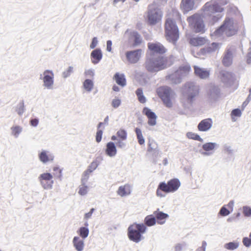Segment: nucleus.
<instances>
[{
	"label": "nucleus",
	"instance_id": "0eeeda50",
	"mask_svg": "<svg viewBox=\"0 0 251 251\" xmlns=\"http://www.w3.org/2000/svg\"><path fill=\"white\" fill-rule=\"evenodd\" d=\"M156 93L167 107L170 108L173 106L172 99L175 93L168 86L159 87Z\"/></svg>",
	"mask_w": 251,
	"mask_h": 251
},
{
	"label": "nucleus",
	"instance_id": "49530a36",
	"mask_svg": "<svg viewBox=\"0 0 251 251\" xmlns=\"http://www.w3.org/2000/svg\"><path fill=\"white\" fill-rule=\"evenodd\" d=\"M243 213L245 217H251V207L249 206H244L242 207Z\"/></svg>",
	"mask_w": 251,
	"mask_h": 251
},
{
	"label": "nucleus",
	"instance_id": "dca6fc26",
	"mask_svg": "<svg viewBox=\"0 0 251 251\" xmlns=\"http://www.w3.org/2000/svg\"><path fill=\"white\" fill-rule=\"evenodd\" d=\"M142 50L141 49H138L131 51H127L126 53V56L127 61L132 64L137 63L140 59Z\"/></svg>",
	"mask_w": 251,
	"mask_h": 251
},
{
	"label": "nucleus",
	"instance_id": "ea45409f",
	"mask_svg": "<svg viewBox=\"0 0 251 251\" xmlns=\"http://www.w3.org/2000/svg\"><path fill=\"white\" fill-rule=\"evenodd\" d=\"M136 94L138 97L139 101L144 103L146 102V99L143 94V90L141 88H138L136 91Z\"/></svg>",
	"mask_w": 251,
	"mask_h": 251
},
{
	"label": "nucleus",
	"instance_id": "79ce46f5",
	"mask_svg": "<svg viewBox=\"0 0 251 251\" xmlns=\"http://www.w3.org/2000/svg\"><path fill=\"white\" fill-rule=\"evenodd\" d=\"M187 137L189 139H194L200 142H203V139L200 137V136L195 133L188 132L187 133Z\"/></svg>",
	"mask_w": 251,
	"mask_h": 251
},
{
	"label": "nucleus",
	"instance_id": "a211bd4d",
	"mask_svg": "<svg viewBox=\"0 0 251 251\" xmlns=\"http://www.w3.org/2000/svg\"><path fill=\"white\" fill-rule=\"evenodd\" d=\"M148 47L152 54L155 53L163 54L166 52L167 50L163 45L158 42L149 43L148 44Z\"/></svg>",
	"mask_w": 251,
	"mask_h": 251
},
{
	"label": "nucleus",
	"instance_id": "423d86ee",
	"mask_svg": "<svg viewBox=\"0 0 251 251\" xmlns=\"http://www.w3.org/2000/svg\"><path fill=\"white\" fill-rule=\"evenodd\" d=\"M146 228L143 224H134L130 226L128 228L129 239L135 243H139L142 240V234L146 232Z\"/></svg>",
	"mask_w": 251,
	"mask_h": 251
},
{
	"label": "nucleus",
	"instance_id": "9d476101",
	"mask_svg": "<svg viewBox=\"0 0 251 251\" xmlns=\"http://www.w3.org/2000/svg\"><path fill=\"white\" fill-rule=\"evenodd\" d=\"M189 26L196 32H204L205 26L200 15L196 14L187 18Z\"/></svg>",
	"mask_w": 251,
	"mask_h": 251
},
{
	"label": "nucleus",
	"instance_id": "6ab92c4d",
	"mask_svg": "<svg viewBox=\"0 0 251 251\" xmlns=\"http://www.w3.org/2000/svg\"><path fill=\"white\" fill-rule=\"evenodd\" d=\"M218 76L221 81L227 85H230L234 80V75L231 73L226 71H221Z\"/></svg>",
	"mask_w": 251,
	"mask_h": 251
},
{
	"label": "nucleus",
	"instance_id": "338daca9",
	"mask_svg": "<svg viewBox=\"0 0 251 251\" xmlns=\"http://www.w3.org/2000/svg\"><path fill=\"white\" fill-rule=\"evenodd\" d=\"M30 125L32 126L36 127L37 126V125L38 124L39 121H38V119L35 118V119L31 120L30 121Z\"/></svg>",
	"mask_w": 251,
	"mask_h": 251
},
{
	"label": "nucleus",
	"instance_id": "5701e85b",
	"mask_svg": "<svg viewBox=\"0 0 251 251\" xmlns=\"http://www.w3.org/2000/svg\"><path fill=\"white\" fill-rule=\"evenodd\" d=\"M39 160L44 164H46L48 162H52L54 159V156L49 151L42 150L38 154Z\"/></svg>",
	"mask_w": 251,
	"mask_h": 251
},
{
	"label": "nucleus",
	"instance_id": "bf43d9fd",
	"mask_svg": "<svg viewBox=\"0 0 251 251\" xmlns=\"http://www.w3.org/2000/svg\"><path fill=\"white\" fill-rule=\"evenodd\" d=\"M102 131L101 130H98L97 132L96 140L98 143H99L102 138Z\"/></svg>",
	"mask_w": 251,
	"mask_h": 251
},
{
	"label": "nucleus",
	"instance_id": "774afa93",
	"mask_svg": "<svg viewBox=\"0 0 251 251\" xmlns=\"http://www.w3.org/2000/svg\"><path fill=\"white\" fill-rule=\"evenodd\" d=\"M138 75H140V76L143 77V81L142 82V83H145L146 82H147V75L145 73H140Z\"/></svg>",
	"mask_w": 251,
	"mask_h": 251
},
{
	"label": "nucleus",
	"instance_id": "9b49d317",
	"mask_svg": "<svg viewBox=\"0 0 251 251\" xmlns=\"http://www.w3.org/2000/svg\"><path fill=\"white\" fill-rule=\"evenodd\" d=\"M180 182L177 178H174L168 181L167 183L161 182L159 183V188L166 193H174L180 187Z\"/></svg>",
	"mask_w": 251,
	"mask_h": 251
},
{
	"label": "nucleus",
	"instance_id": "aec40b11",
	"mask_svg": "<svg viewBox=\"0 0 251 251\" xmlns=\"http://www.w3.org/2000/svg\"><path fill=\"white\" fill-rule=\"evenodd\" d=\"M143 113L146 115L149 119L148 124L151 126H154L156 124L157 116L155 113L150 109L145 107L143 110Z\"/></svg>",
	"mask_w": 251,
	"mask_h": 251
},
{
	"label": "nucleus",
	"instance_id": "de8ad7c7",
	"mask_svg": "<svg viewBox=\"0 0 251 251\" xmlns=\"http://www.w3.org/2000/svg\"><path fill=\"white\" fill-rule=\"evenodd\" d=\"M187 246L186 242H182L181 243H177L175 246V251H182Z\"/></svg>",
	"mask_w": 251,
	"mask_h": 251
},
{
	"label": "nucleus",
	"instance_id": "412c9836",
	"mask_svg": "<svg viewBox=\"0 0 251 251\" xmlns=\"http://www.w3.org/2000/svg\"><path fill=\"white\" fill-rule=\"evenodd\" d=\"M132 190V186L129 184L126 183L119 187L117 191V194L121 197H126L131 194Z\"/></svg>",
	"mask_w": 251,
	"mask_h": 251
},
{
	"label": "nucleus",
	"instance_id": "20e7f679",
	"mask_svg": "<svg viewBox=\"0 0 251 251\" xmlns=\"http://www.w3.org/2000/svg\"><path fill=\"white\" fill-rule=\"evenodd\" d=\"M182 93L184 104H191L199 94V86L194 82H188L183 86Z\"/></svg>",
	"mask_w": 251,
	"mask_h": 251
},
{
	"label": "nucleus",
	"instance_id": "f8f14e48",
	"mask_svg": "<svg viewBox=\"0 0 251 251\" xmlns=\"http://www.w3.org/2000/svg\"><path fill=\"white\" fill-rule=\"evenodd\" d=\"M39 78L43 80V86L45 88L49 90L53 89L54 74L52 71L45 70L43 74H40Z\"/></svg>",
	"mask_w": 251,
	"mask_h": 251
},
{
	"label": "nucleus",
	"instance_id": "b1692460",
	"mask_svg": "<svg viewBox=\"0 0 251 251\" xmlns=\"http://www.w3.org/2000/svg\"><path fill=\"white\" fill-rule=\"evenodd\" d=\"M125 35H128L129 39L134 41V46H135L141 43L142 38L140 35L136 31L127 30L125 32Z\"/></svg>",
	"mask_w": 251,
	"mask_h": 251
},
{
	"label": "nucleus",
	"instance_id": "4c0bfd02",
	"mask_svg": "<svg viewBox=\"0 0 251 251\" xmlns=\"http://www.w3.org/2000/svg\"><path fill=\"white\" fill-rule=\"evenodd\" d=\"M77 232L79 234V236L82 239H84L88 237L89 230L86 227H80Z\"/></svg>",
	"mask_w": 251,
	"mask_h": 251
},
{
	"label": "nucleus",
	"instance_id": "a18cd8bd",
	"mask_svg": "<svg viewBox=\"0 0 251 251\" xmlns=\"http://www.w3.org/2000/svg\"><path fill=\"white\" fill-rule=\"evenodd\" d=\"M117 135L122 140H125L126 139L127 133L125 130L121 129L117 131Z\"/></svg>",
	"mask_w": 251,
	"mask_h": 251
},
{
	"label": "nucleus",
	"instance_id": "ddd939ff",
	"mask_svg": "<svg viewBox=\"0 0 251 251\" xmlns=\"http://www.w3.org/2000/svg\"><path fill=\"white\" fill-rule=\"evenodd\" d=\"M52 175L49 173L41 174L38 177V180L44 189H51L52 188L53 181L52 179Z\"/></svg>",
	"mask_w": 251,
	"mask_h": 251
},
{
	"label": "nucleus",
	"instance_id": "f257e3e1",
	"mask_svg": "<svg viewBox=\"0 0 251 251\" xmlns=\"http://www.w3.org/2000/svg\"><path fill=\"white\" fill-rule=\"evenodd\" d=\"M167 57L162 55L152 56L148 57L144 64L149 72L154 73L165 69L172 65Z\"/></svg>",
	"mask_w": 251,
	"mask_h": 251
},
{
	"label": "nucleus",
	"instance_id": "a19ab883",
	"mask_svg": "<svg viewBox=\"0 0 251 251\" xmlns=\"http://www.w3.org/2000/svg\"><path fill=\"white\" fill-rule=\"evenodd\" d=\"M88 187L86 185V183H81L79 187L78 193L81 196H84L88 193Z\"/></svg>",
	"mask_w": 251,
	"mask_h": 251
},
{
	"label": "nucleus",
	"instance_id": "4468645a",
	"mask_svg": "<svg viewBox=\"0 0 251 251\" xmlns=\"http://www.w3.org/2000/svg\"><path fill=\"white\" fill-rule=\"evenodd\" d=\"M219 147V145L215 142H207L202 145L204 151H200L203 156H210L212 155L215 150Z\"/></svg>",
	"mask_w": 251,
	"mask_h": 251
},
{
	"label": "nucleus",
	"instance_id": "1a4fd4ad",
	"mask_svg": "<svg viewBox=\"0 0 251 251\" xmlns=\"http://www.w3.org/2000/svg\"><path fill=\"white\" fill-rule=\"evenodd\" d=\"M190 69V66L188 65L181 67L174 73L167 76L166 79L173 84L180 83L182 78L189 73Z\"/></svg>",
	"mask_w": 251,
	"mask_h": 251
},
{
	"label": "nucleus",
	"instance_id": "cd10ccee",
	"mask_svg": "<svg viewBox=\"0 0 251 251\" xmlns=\"http://www.w3.org/2000/svg\"><path fill=\"white\" fill-rule=\"evenodd\" d=\"M207 42V40L204 37H196L190 39V44L195 47L201 46Z\"/></svg>",
	"mask_w": 251,
	"mask_h": 251
},
{
	"label": "nucleus",
	"instance_id": "6e6552de",
	"mask_svg": "<svg viewBox=\"0 0 251 251\" xmlns=\"http://www.w3.org/2000/svg\"><path fill=\"white\" fill-rule=\"evenodd\" d=\"M161 17L162 12L155 3L149 5L147 18L150 25H154L161 20Z\"/></svg>",
	"mask_w": 251,
	"mask_h": 251
},
{
	"label": "nucleus",
	"instance_id": "5fc2aeb1",
	"mask_svg": "<svg viewBox=\"0 0 251 251\" xmlns=\"http://www.w3.org/2000/svg\"><path fill=\"white\" fill-rule=\"evenodd\" d=\"M85 75L88 77H93L95 75V71L93 69H88L85 71Z\"/></svg>",
	"mask_w": 251,
	"mask_h": 251
},
{
	"label": "nucleus",
	"instance_id": "2f4dec72",
	"mask_svg": "<svg viewBox=\"0 0 251 251\" xmlns=\"http://www.w3.org/2000/svg\"><path fill=\"white\" fill-rule=\"evenodd\" d=\"M11 134L15 138H17L23 131V127L20 126H13L11 128Z\"/></svg>",
	"mask_w": 251,
	"mask_h": 251
},
{
	"label": "nucleus",
	"instance_id": "f704fd0d",
	"mask_svg": "<svg viewBox=\"0 0 251 251\" xmlns=\"http://www.w3.org/2000/svg\"><path fill=\"white\" fill-rule=\"evenodd\" d=\"M25 111L23 100L19 102L15 107V111L18 115L22 116Z\"/></svg>",
	"mask_w": 251,
	"mask_h": 251
},
{
	"label": "nucleus",
	"instance_id": "3c124183",
	"mask_svg": "<svg viewBox=\"0 0 251 251\" xmlns=\"http://www.w3.org/2000/svg\"><path fill=\"white\" fill-rule=\"evenodd\" d=\"M232 116L240 117L241 116V111L239 109H233L231 113ZM232 121H235V119L234 117H232Z\"/></svg>",
	"mask_w": 251,
	"mask_h": 251
},
{
	"label": "nucleus",
	"instance_id": "4be33fe9",
	"mask_svg": "<svg viewBox=\"0 0 251 251\" xmlns=\"http://www.w3.org/2000/svg\"><path fill=\"white\" fill-rule=\"evenodd\" d=\"M213 122L211 119L202 120L198 124V128L201 131H207L212 127Z\"/></svg>",
	"mask_w": 251,
	"mask_h": 251
},
{
	"label": "nucleus",
	"instance_id": "09e8293b",
	"mask_svg": "<svg viewBox=\"0 0 251 251\" xmlns=\"http://www.w3.org/2000/svg\"><path fill=\"white\" fill-rule=\"evenodd\" d=\"M73 72V67L70 66L66 71H65L62 73V77L66 78L70 76L71 74Z\"/></svg>",
	"mask_w": 251,
	"mask_h": 251
},
{
	"label": "nucleus",
	"instance_id": "680f3d73",
	"mask_svg": "<svg viewBox=\"0 0 251 251\" xmlns=\"http://www.w3.org/2000/svg\"><path fill=\"white\" fill-rule=\"evenodd\" d=\"M162 192H164L162 189L159 188V184L158 185L157 189L156 190V195L160 198L165 197V195Z\"/></svg>",
	"mask_w": 251,
	"mask_h": 251
},
{
	"label": "nucleus",
	"instance_id": "58836bf2",
	"mask_svg": "<svg viewBox=\"0 0 251 251\" xmlns=\"http://www.w3.org/2000/svg\"><path fill=\"white\" fill-rule=\"evenodd\" d=\"M221 46V44L220 43H213L206 48V51L208 53H211L215 51L219 50Z\"/></svg>",
	"mask_w": 251,
	"mask_h": 251
},
{
	"label": "nucleus",
	"instance_id": "72a5a7b5",
	"mask_svg": "<svg viewBox=\"0 0 251 251\" xmlns=\"http://www.w3.org/2000/svg\"><path fill=\"white\" fill-rule=\"evenodd\" d=\"M83 87L87 92H90L93 89L94 82L90 79H86L83 83Z\"/></svg>",
	"mask_w": 251,
	"mask_h": 251
},
{
	"label": "nucleus",
	"instance_id": "c756f323",
	"mask_svg": "<svg viewBox=\"0 0 251 251\" xmlns=\"http://www.w3.org/2000/svg\"><path fill=\"white\" fill-rule=\"evenodd\" d=\"M91 56L93 58L92 62L93 64H96L98 63L101 59L102 56V52L100 49H97L93 50L91 53Z\"/></svg>",
	"mask_w": 251,
	"mask_h": 251
},
{
	"label": "nucleus",
	"instance_id": "393cba45",
	"mask_svg": "<svg viewBox=\"0 0 251 251\" xmlns=\"http://www.w3.org/2000/svg\"><path fill=\"white\" fill-rule=\"evenodd\" d=\"M153 215L156 218V221L157 220V223L160 225L164 224L166 222V220L169 217L168 214L159 211V209L154 211Z\"/></svg>",
	"mask_w": 251,
	"mask_h": 251
},
{
	"label": "nucleus",
	"instance_id": "a878e982",
	"mask_svg": "<svg viewBox=\"0 0 251 251\" xmlns=\"http://www.w3.org/2000/svg\"><path fill=\"white\" fill-rule=\"evenodd\" d=\"M72 243L76 251H83L84 248V242L79 236H75Z\"/></svg>",
	"mask_w": 251,
	"mask_h": 251
},
{
	"label": "nucleus",
	"instance_id": "37998d69",
	"mask_svg": "<svg viewBox=\"0 0 251 251\" xmlns=\"http://www.w3.org/2000/svg\"><path fill=\"white\" fill-rule=\"evenodd\" d=\"M239 246L238 243L237 242H229L226 244L224 245L225 248L230 250H234L236 249Z\"/></svg>",
	"mask_w": 251,
	"mask_h": 251
},
{
	"label": "nucleus",
	"instance_id": "6e6d98bb",
	"mask_svg": "<svg viewBox=\"0 0 251 251\" xmlns=\"http://www.w3.org/2000/svg\"><path fill=\"white\" fill-rule=\"evenodd\" d=\"M53 171L55 172L54 175L57 177L61 176L62 170L57 167H55L53 168Z\"/></svg>",
	"mask_w": 251,
	"mask_h": 251
},
{
	"label": "nucleus",
	"instance_id": "39448f33",
	"mask_svg": "<svg viewBox=\"0 0 251 251\" xmlns=\"http://www.w3.org/2000/svg\"><path fill=\"white\" fill-rule=\"evenodd\" d=\"M166 38L170 42L175 43L178 39V29L174 19L168 18L165 23Z\"/></svg>",
	"mask_w": 251,
	"mask_h": 251
},
{
	"label": "nucleus",
	"instance_id": "e433bc0d",
	"mask_svg": "<svg viewBox=\"0 0 251 251\" xmlns=\"http://www.w3.org/2000/svg\"><path fill=\"white\" fill-rule=\"evenodd\" d=\"M135 132L136 134L138 142L140 145H144L145 143V139L143 136L141 130L136 127L135 129Z\"/></svg>",
	"mask_w": 251,
	"mask_h": 251
},
{
	"label": "nucleus",
	"instance_id": "69168bd1",
	"mask_svg": "<svg viewBox=\"0 0 251 251\" xmlns=\"http://www.w3.org/2000/svg\"><path fill=\"white\" fill-rule=\"evenodd\" d=\"M123 140L121 139L118 140L117 142L116 143L117 146L118 147L120 148H124L126 146V144L125 142H123Z\"/></svg>",
	"mask_w": 251,
	"mask_h": 251
},
{
	"label": "nucleus",
	"instance_id": "c85d7f7f",
	"mask_svg": "<svg viewBox=\"0 0 251 251\" xmlns=\"http://www.w3.org/2000/svg\"><path fill=\"white\" fill-rule=\"evenodd\" d=\"M106 154L109 157H114L117 153V149L115 144L112 142H108L105 150Z\"/></svg>",
	"mask_w": 251,
	"mask_h": 251
},
{
	"label": "nucleus",
	"instance_id": "4d7b16f0",
	"mask_svg": "<svg viewBox=\"0 0 251 251\" xmlns=\"http://www.w3.org/2000/svg\"><path fill=\"white\" fill-rule=\"evenodd\" d=\"M243 243L247 247L251 246V239L248 237H244L243 239Z\"/></svg>",
	"mask_w": 251,
	"mask_h": 251
},
{
	"label": "nucleus",
	"instance_id": "2eb2a0df",
	"mask_svg": "<svg viewBox=\"0 0 251 251\" xmlns=\"http://www.w3.org/2000/svg\"><path fill=\"white\" fill-rule=\"evenodd\" d=\"M235 53V50L233 48L227 49L226 50L222 59V63L225 66L228 67L231 65Z\"/></svg>",
	"mask_w": 251,
	"mask_h": 251
},
{
	"label": "nucleus",
	"instance_id": "473e14b6",
	"mask_svg": "<svg viewBox=\"0 0 251 251\" xmlns=\"http://www.w3.org/2000/svg\"><path fill=\"white\" fill-rule=\"evenodd\" d=\"M114 78L116 83L119 85L122 86H124L126 85V79L124 75L119 74L117 73L115 75Z\"/></svg>",
	"mask_w": 251,
	"mask_h": 251
},
{
	"label": "nucleus",
	"instance_id": "052dcab7",
	"mask_svg": "<svg viewBox=\"0 0 251 251\" xmlns=\"http://www.w3.org/2000/svg\"><path fill=\"white\" fill-rule=\"evenodd\" d=\"M98 41L97 37H94L92 39V43L90 44V48L91 49H94L97 45Z\"/></svg>",
	"mask_w": 251,
	"mask_h": 251
},
{
	"label": "nucleus",
	"instance_id": "7c9ffc66",
	"mask_svg": "<svg viewBox=\"0 0 251 251\" xmlns=\"http://www.w3.org/2000/svg\"><path fill=\"white\" fill-rule=\"evenodd\" d=\"M181 6L185 12L189 11L194 7V0H182Z\"/></svg>",
	"mask_w": 251,
	"mask_h": 251
},
{
	"label": "nucleus",
	"instance_id": "c03bdc74",
	"mask_svg": "<svg viewBox=\"0 0 251 251\" xmlns=\"http://www.w3.org/2000/svg\"><path fill=\"white\" fill-rule=\"evenodd\" d=\"M91 173L90 171L87 170L83 173L81 179L82 184L86 183Z\"/></svg>",
	"mask_w": 251,
	"mask_h": 251
},
{
	"label": "nucleus",
	"instance_id": "7ed1b4c3",
	"mask_svg": "<svg viewBox=\"0 0 251 251\" xmlns=\"http://www.w3.org/2000/svg\"><path fill=\"white\" fill-rule=\"evenodd\" d=\"M237 30V25L232 18H226L223 25L216 30L212 34V36L219 37L223 35L231 36L236 34Z\"/></svg>",
	"mask_w": 251,
	"mask_h": 251
},
{
	"label": "nucleus",
	"instance_id": "bb28decb",
	"mask_svg": "<svg viewBox=\"0 0 251 251\" xmlns=\"http://www.w3.org/2000/svg\"><path fill=\"white\" fill-rule=\"evenodd\" d=\"M194 70L196 75L201 79H206L209 75V71L205 69L201 68L198 66H194Z\"/></svg>",
	"mask_w": 251,
	"mask_h": 251
},
{
	"label": "nucleus",
	"instance_id": "e2e57ef3",
	"mask_svg": "<svg viewBox=\"0 0 251 251\" xmlns=\"http://www.w3.org/2000/svg\"><path fill=\"white\" fill-rule=\"evenodd\" d=\"M224 150L229 154L232 152L231 147L228 144H225L224 146Z\"/></svg>",
	"mask_w": 251,
	"mask_h": 251
},
{
	"label": "nucleus",
	"instance_id": "8fccbe9b",
	"mask_svg": "<svg viewBox=\"0 0 251 251\" xmlns=\"http://www.w3.org/2000/svg\"><path fill=\"white\" fill-rule=\"evenodd\" d=\"M121 104L120 99L118 98H115L111 102V105L114 108H117Z\"/></svg>",
	"mask_w": 251,
	"mask_h": 251
},
{
	"label": "nucleus",
	"instance_id": "0e129e2a",
	"mask_svg": "<svg viewBox=\"0 0 251 251\" xmlns=\"http://www.w3.org/2000/svg\"><path fill=\"white\" fill-rule=\"evenodd\" d=\"M112 41L111 40H108L106 42V50L109 52L112 51Z\"/></svg>",
	"mask_w": 251,
	"mask_h": 251
},
{
	"label": "nucleus",
	"instance_id": "864d4df0",
	"mask_svg": "<svg viewBox=\"0 0 251 251\" xmlns=\"http://www.w3.org/2000/svg\"><path fill=\"white\" fill-rule=\"evenodd\" d=\"M98 164L97 162L93 161L91 164L89 166L88 168L87 169V170L90 171L91 173L93 172L96 168L98 167Z\"/></svg>",
	"mask_w": 251,
	"mask_h": 251
},
{
	"label": "nucleus",
	"instance_id": "f03ea898",
	"mask_svg": "<svg viewBox=\"0 0 251 251\" xmlns=\"http://www.w3.org/2000/svg\"><path fill=\"white\" fill-rule=\"evenodd\" d=\"M227 3V0H215L206 3L203 6L204 15L211 16L213 23L218 21L222 17V15L219 13L224 10L222 6Z\"/></svg>",
	"mask_w": 251,
	"mask_h": 251
},
{
	"label": "nucleus",
	"instance_id": "c9c22d12",
	"mask_svg": "<svg viewBox=\"0 0 251 251\" xmlns=\"http://www.w3.org/2000/svg\"><path fill=\"white\" fill-rule=\"evenodd\" d=\"M156 218L153 215H150L147 216L145 219V223L146 225L151 226L154 225L156 223Z\"/></svg>",
	"mask_w": 251,
	"mask_h": 251
},
{
	"label": "nucleus",
	"instance_id": "f3484780",
	"mask_svg": "<svg viewBox=\"0 0 251 251\" xmlns=\"http://www.w3.org/2000/svg\"><path fill=\"white\" fill-rule=\"evenodd\" d=\"M207 95L210 102H215L220 96V89L217 86L211 84L209 86Z\"/></svg>",
	"mask_w": 251,
	"mask_h": 251
},
{
	"label": "nucleus",
	"instance_id": "603ef678",
	"mask_svg": "<svg viewBox=\"0 0 251 251\" xmlns=\"http://www.w3.org/2000/svg\"><path fill=\"white\" fill-rule=\"evenodd\" d=\"M219 214L223 216H226L230 214V211L225 207V206H224L221 208L219 211Z\"/></svg>",
	"mask_w": 251,
	"mask_h": 251
},
{
	"label": "nucleus",
	"instance_id": "13d9d810",
	"mask_svg": "<svg viewBox=\"0 0 251 251\" xmlns=\"http://www.w3.org/2000/svg\"><path fill=\"white\" fill-rule=\"evenodd\" d=\"M207 246V243L205 241H203L201 243V246L199 247L196 251H205Z\"/></svg>",
	"mask_w": 251,
	"mask_h": 251
}]
</instances>
